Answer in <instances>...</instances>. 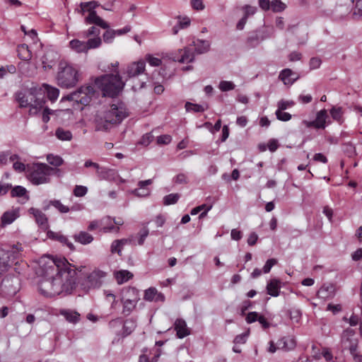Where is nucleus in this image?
Listing matches in <instances>:
<instances>
[{
	"label": "nucleus",
	"mask_w": 362,
	"mask_h": 362,
	"mask_svg": "<svg viewBox=\"0 0 362 362\" xmlns=\"http://www.w3.org/2000/svg\"><path fill=\"white\" fill-rule=\"evenodd\" d=\"M187 111H193L194 112H202L205 110L204 107L201 105L193 104L187 102L185 104Z\"/></svg>",
	"instance_id": "48"
},
{
	"label": "nucleus",
	"mask_w": 362,
	"mask_h": 362,
	"mask_svg": "<svg viewBox=\"0 0 362 362\" xmlns=\"http://www.w3.org/2000/svg\"><path fill=\"white\" fill-rule=\"evenodd\" d=\"M180 194L177 193L168 194L163 197V204H174L177 202L178 199H180Z\"/></svg>",
	"instance_id": "44"
},
{
	"label": "nucleus",
	"mask_w": 362,
	"mask_h": 362,
	"mask_svg": "<svg viewBox=\"0 0 362 362\" xmlns=\"http://www.w3.org/2000/svg\"><path fill=\"white\" fill-rule=\"evenodd\" d=\"M332 119L341 124L344 122V110L341 107L333 106L329 111Z\"/></svg>",
	"instance_id": "32"
},
{
	"label": "nucleus",
	"mask_w": 362,
	"mask_h": 362,
	"mask_svg": "<svg viewBox=\"0 0 362 362\" xmlns=\"http://www.w3.org/2000/svg\"><path fill=\"white\" fill-rule=\"evenodd\" d=\"M55 135L62 141H70L72 139L71 132L62 128H58L55 132Z\"/></svg>",
	"instance_id": "39"
},
{
	"label": "nucleus",
	"mask_w": 362,
	"mask_h": 362,
	"mask_svg": "<svg viewBox=\"0 0 362 362\" xmlns=\"http://www.w3.org/2000/svg\"><path fill=\"white\" fill-rule=\"evenodd\" d=\"M290 319L295 322H298L300 317L301 312L298 309H293L288 311Z\"/></svg>",
	"instance_id": "56"
},
{
	"label": "nucleus",
	"mask_w": 362,
	"mask_h": 362,
	"mask_svg": "<svg viewBox=\"0 0 362 362\" xmlns=\"http://www.w3.org/2000/svg\"><path fill=\"white\" fill-rule=\"evenodd\" d=\"M180 57H174L173 59L175 62L180 63H190L194 61V55L193 52L189 47H185L184 49L178 50Z\"/></svg>",
	"instance_id": "16"
},
{
	"label": "nucleus",
	"mask_w": 362,
	"mask_h": 362,
	"mask_svg": "<svg viewBox=\"0 0 362 362\" xmlns=\"http://www.w3.org/2000/svg\"><path fill=\"white\" fill-rule=\"evenodd\" d=\"M17 52L18 57L25 61L23 62L19 63L18 64L20 71L25 76H30V73L28 69L30 66V63L28 61L32 57L31 51L29 49L27 45L23 44L18 46Z\"/></svg>",
	"instance_id": "10"
},
{
	"label": "nucleus",
	"mask_w": 362,
	"mask_h": 362,
	"mask_svg": "<svg viewBox=\"0 0 362 362\" xmlns=\"http://www.w3.org/2000/svg\"><path fill=\"white\" fill-rule=\"evenodd\" d=\"M211 208H212L211 204L207 205V204H201V205L192 209L191 210L190 214H191V215H196L202 211L206 210V211H209L211 209Z\"/></svg>",
	"instance_id": "54"
},
{
	"label": "nucleus",
	"mask_w": 362,
	"mask_h": 362,
	"mask_svg": "<svg viewBox=\"0 0 362 362\" xmlns=\"http://www.w3.org/2000/svg\"><path fill=\"white\" fill-rule=\"evenodd\" d=\"M294 105V102L292 100H281L277 103V110L284 111L288 107H292Z\"/></svg>",
	"instance_id": "52"
},
{
	"label": "nucleus",
	"mask_w": 362,
	"mask_h": 362,
	"mask_svg": "<svg viewBox=\"0 0 362 362\" xmlns=\"http://www.w3.org/2000/svg\"><path fill=\"white\" fill-rule=\"evenodd\" d=\"M328 117L327 112L325 109L320 110L317 115L315 121L317 123V129H325L326 127V119Z\"/></svg>",
	"instance_id": "34"
},
{
	"label": "nucleus",
	"mask_w": 362,
	"mask_h": 362,
	"mask_svg": "<svg viewBox=\"0 0 362 362\" xmlns=\"http://www.w3.org/2000/svg\"><path fill=\"white\" fill-rule=\"evenodd\" d=\"M99 6V4L95 1H90L88 2H81L80 4V10H78V13L82 15L85 12H88V15L85 18V23L86 24H94L103 29L109 28V25L100 16H98L95 11V8Z\"/></svg>",
	"instance_id": "7"
},
{
	"label": "nucleus",
	"mask_w": 362,
	"mask_h": 362,
	"mask_svg": "<svg viewBox=\"0 0 362 362\" xmlns=\"http://www.w3.org/2000/svg\"><path fill=\"white\" fill-rule=\"evenodd\" d=\"M106 273L100 270L93 271L87 277V281L90 287H98L101 285L102 279L104 278Z\"/></svg>",
	"instance_id": "17"
},
{
	"label": "nucleus",
	"mask_w": 362,
	"mask_h": 362,
	"mask_svg": "<svg viewBox=\"0 0 362 362\" xmlns=\"http://www.w3.org/2000/svg\"><path fill=\"white\" fill-rule=\"evenodd\" d=\"M85 168H93L96 170V175H98L103 166H100L98 163L93 162L91 160H87L84 163Z\"/></svg>",
	"instance_id": "61"
},
{
	"label": "nucleus",
	"mask_w": 362,
	"mask_h": 362,
	"mask_svg": "<svg viewBox=\"0 0 362 362\" xmlns=\"http://www.w3.org/2000/svg\"><path fill=\"white\" fill-rule=\"evenodd\" d=\"M277 264V260L274 258L269 259L264 267H263V272L265 274H267L270 272L272 267Z\"/></svg>",
	"instance_id": "60"
},
{
	"label": "nucleus",
	"mask_w": 362,
	"mask_h": 362,
	"mask_svg": "<svg viewBox=\"0 0 362 362\" xmlns=\"http://www.w3.org/2000/svg\"><path fill=\"white\" fill-rule=\"evenodd\" d=\"M42 90L43 96L45 97V94L47 93V98L51 101H55L59 94V91L57 88L52 87L47 84L44 83L42 87H40Z\"/></svg>",
	"instance_id": "27"
},
{
	"label": "nucleus",
	"mask_w": 362,
	"mask_h": 362,
	"mask_svg": "<svg viewBox=\"0 0 362 362\" xmlns=\"http://www.w3.org/2000/svg\"><path fill=\"white\" fill-rule=\"evenodd\" d=\"M47 161L49 165L56 168L61 166L64 163V160L62 157L59 156H54L53 154H48L47 156Z\"/></svg>",
	"instance_id": "41"
},
{
	"label": "nucleus",
	"mask_w": 362,
	"mask_h": 362,
	"mask_svg": "<svg viewBox=\"0 0 362 362\" xmlns=\"http://www.w3.org/2000/svg\"><path fill=\"white\" fill-rule=\"evenodd\" d=\"M121 303L123 305L122 313L125 316H128L135 309L138 302L132 301L131 300H127V299L126 300H122V299H121Z\"/></svg>",
	"instance_id": "36"
},
{
	"label": "nucleus",
	"mask_w": 362,
	"mask_h": 362,
	"mask_svg": "<svg viewBox=\"0 0 362 362\" xmlns=\"http://www.w3.org/2000/svg\"><path fill=\"white\" fill-rule=\"evenodd\" d=\"M136 327V322L133 318L127 319L124 321L123 326V334L124 337L132 334Z\"/></svg>",
	"instance_id": "37"
},
{
	"label": "nucleus",
	"mask_w": 362,
	"mask_h": 362,
	"mask_svg": "<svg viewBox=\"0 0 362 362\" xmlns=\"http://www.w3.org/2000/svg\"><path fill=\"white\" fill-rule=\"evenodd\" d=\"M145 62L139 61L132 63L127 66V74L129 78L135 77L145 71Z\"/></svg>",
	"instance_id": "15"
},
{
	"label": "nucleus",
	"mask_w": 362,
	"mask_h": 362,
	"mask_svg": "<svg viewBox=\"0 0 362 362\" xmlns=\"http://www.w3.org/2000/svg\"><path fill=\"white\" fill-rule=\"evenodd\" d=\"M148 229L146 227H144L139 233V238L138 240V244L142 245L146 237L148 235Z\"/></svg>",
	"instance_id": "58"
},
{
	"label": "nucleus",
	"mask_w": 362,
	"mask_h": 362,
	"mask_svg": "<svg viewBox=\"0 0 362 362\" xmlns=\"http://www.w3.org/2000/svg\"><path fill=\"white\" fill-rule=\"evenodd\" d=\"M74 238L76 242L82 245L89 244L93 240V235L86 231H81L78 233L75 234L74 235Z\"/></svg>",
	"instance_id": "31"
},
{
	"label": "nucleus",
	"mask_w": 362,
	"mask_h": 362,
	"mask_svg": "<svg viewBox=\"0 0 362 362\" xmlns=\"http://www.w3.org/2000/svg\"><path fill=\"white\" fill-rule=\"evenodd\" d=\"M30 212L35 218L37 223L42 228L47 229L48 228V220L46 215L37 209L31 208Z\"/></svg>",
	"instance_id": "21"
},
{
	"label": "nucleus",
	"mask_w": 362,
	"mask_h": 362,
	"mask_svg": "<svg viewBox=\"0 0 362 362\" xmlns=\"http://www.w3.org/2000/svg\"><path fill=\"white\" fill-rule=\"evenodd\" d=\"M296 345V340L291 337H284L278 341L279 348L284 351L293 350Z\"/></svg>",
	"instance_id": "28"
},
{
	"label": "nucleus",
	"mask_w": 362,
	"mask_h": 362,
	"mask_svg": "<svg viewBox=\"0 0 362 362\" xmlns=\"http://www.w3.org/2000/svg\"><path fill=\"white\" fill-rule=\"evenodd\" d=\"M58 85L62 88H71L76 85L79 80L78 69L66 62H61L57 74Z\"/></svg>",
	"instance_id": "6"
},
{
	"label": "nucleus",
	"mask_w": 362,
	"mask_h": 362,
	"mask_svg": "<svg viewBox=\"0 0 362 362\" xmlns=\"http://www.w3.org/2000/svg\"><path fill=\"white\" fill-rule=\"evenodd\" d=\"M235 86L232 81H221L219 83L218 88L223 92L233 90Z\"/></svg>",
	"instance_id": "49"
},
{
	"label": "nucleus",
	"mask_w": 362,
	"mask_h": 362,
	"mask_svg": "<svg viewBox=\"0 0 362 362\" xmlns=\"http://www.w3.org/2000/svg\"><path fill=\"white\" fill-rule=\"evenodd\" d=\"M341 343L346 349L349 351H354L355 348L358 347V339L355 337V332L351 328L344 331L341 335Z\"/></svg>",
	"instance_id": "12"
},
{
	"label": "nucleus",
	"mask_w": 362,
	"mask_h": 362,
	"mask_svg": "<svg viewBox=\"0 0 362 362\" xmlns=\"http://www.w3.org/2000/svg\"><path fill=\"white\" fill-rule=\"evenodd\" d=\"M16 99L21 107H30V115H37L42 110L46 102L42 88L37 86L18 91Z\"/></svg>",
	"instance_id": "3"
},
{
	"label": "nucleus",
	"mask_w": 362,
	"mask_h": 362,
	"mask_svg": "<svg viewBox=\"0 0 362 362\" xmlns=\"http://www.w3.org/2000/svg\"><path fill=\"white\" fill-rule=\"evenodd\" d=\"M129 115L125 105L122 102L112 104L110 108L99 113L95 119L97 131H107L117 125Z\"/></svg>",
	"instance_id": "2"
},
{
	"label": "nucleus",
	"mask_w": 362,
	"mask_h": 362,
	"mask_svg": "<svg viewBox=\"0 0 362 362\" xmlns=\"http://www.w3.org/2000/svg\"><path fill=\"white\" fill-rule=\"evenodd\" d=\"M69 47L77 53H87L86 42L74 39L69 42Z\"/></svg>",
	"instance_id": "30"
},
{
	"label": "nucleus",
	"mask_w": 362,
	"mask_h": 362,
	"mask_svg": "<svg viewBox=\"0 0 362 362\" xmlns=\"http://www.w3.org/2000/svg\"><path fill=\"white\" fill-rule=\"evenodd\" d=\"M60 315L64 317V318L70 323L76 324L80 321V314L74 310L62 309L59 311Z\"/></svg>",
	"instance_id": "24"
},
{
	"label": "nucleus",
	"mask_w": 362,
	"mask_h": 362,
	"mask_svg": "<svg viewBox=\"0 0 362 362\" xmlns=\"http://www.w3.org/2000/svg\"><path fill=\"white\" fill-rule=\"evenodd\" d=\"M279 78L285 85L291 86L298 80V76L293 73L291 69H285L280 72Z\"/></svg>",
	"instance_id": "20"
},
{
	"label": "nucleus",
	"mask_w": 362,
	"mask_h": 362,
	"mask_svg": "<svg viewBox=\"0 0 362 362\" xmlns=\"http://www.w3.org/2000/svg\"><path fill=\"white\" fill-rule=\"evenodd\" d=\"M102 44V40L100 37H95L90 38L86 42L87 52L91 49H96Z\"/></svg>",
	"instance_id": "42"
},
{
	"label": "nucleus",
	"mask_w": 362,
	"mask_h": 362,
	"mask_svg": "<svg viewBox=\"0 0 362 362\" xmlns=\"http://www.w3.org/2000/svg\"><path fill=\"white\" fill-rule=\"evenodd\" d=\"M27 192L25 187L22 186H16L11 191L12 197H23Z\"/></svg>",
	"instance_id": "46"
},
{
	"label": "nucleus",
	"mask_w": 362,
	"mask_h": 362,
	"mask_svg": "<svg viewBox=\"0 0 362 362\" xmlns=\"http://www.w3.org/2000/svg\"><path fill=\"white\" fill-rule=\"evenodd\" d=\"M280 281L278 279H272L267 286V293L272 296L276 297L279 295Z\"/></svg>",
	"instance_id": "29"
},
{
	"label": "nucleus",
	"mask_w": 362,
	"mask_h": 362,
	"mask_svg": "<svg viewBox=\"0 0 362 362\" xmlns=\"http://www.w3.org/2000/svg\"><path fill=\"white\" fill-rule=\"evenodd\" d=\"M248 334H249V332L237 335L233 340V343L235 345L239 344H245L247 341Z\"/></svg>",
	"instance_id": "59"
},
{
	"label": "nucleus",
	"mask_w": 362,
	"mask_h": 362,
	"mask_svg": "<svg viewBox=\"0 0 362 362\" xmlns=\"http://www.w3.org/2000/svg\"><path fill=\"white\" fill-rule=\"evenodd\" d=\"M335 288L333 284H324L317 291V296L320 298L326 300L332 298L334 295Z\"/></svg>",
	"instance_id": "23"
},
{
	"label": "nucleus",
	"mask_w": 362,
	"mask_h": 362,
	"mask_svg": "<svg viewBox=\"0 0 362 362\" xmlns=\"http://www.w3.org/2000/svg\"><path fill=\"white\" fill-rule=\"evenodd\" d=\"M172 138L170 135L164 134L157 137V143L158 144H168L170 143Z\"/></svg>",
	"instance_id": "62"
},
{
	"label": "nucleus",
	"mask_w": 362,
	"mask_h": 362,
	"mask_svg": "<svg viewBox=\"0 0 362 362\" xmlns=\"http://www.w3.org/2000/svg\"><path fill=\"white\" fill-rule=\"evenodd\" d=\"M73 192L76 197H81L87 194L88 188L82 185H76Z\"/></svg>",
	"instance_id": "51"
},
{
	"label": "nucleus",
	"mask_w": 362,
	"mask_h": 362,
	"mask_svg": "<svg viewBox=\"0 0 362 362\" xmlns=\"http://www.w3.org/2000/svg\"><path fill=\"white\" fill-rule=\"evenodd\" d=\"M114 276L118 284H122L134 276L133 274L128 270L121 269L114 272Z\"/></svg>",
	"instance_id": "25"
},
{
	"label": "nucleus",
	"mask_w": 362,
	"mask_h": 362,
	"mask_svg": "<svg viewBox=\"0 0 362 362\" xmlns=\"http://www.w3.org/2000/svg\"><path fill=\"white\" fill-rule=\"evenodd\" d=\"M95 84L103 92V96L112 98L117 96L124 86L118 71L96 78Z\"/></svg>",
	"instance_id": "4"
},
{
	"label": "nucleus",
	"mask_w": 362,
	"mask_h": 362,
	"mask_svg": "<svg viewBox=\"0 0 362 362\" xmlns=\"http://www.w3.org/2000/svg\"><path fill=\"white\" fill-rule=\"evenodd\" d=\"M193 43L197 54H203L209 49V43L208 41L197 40L196 42H193Z\"/></svg>",
	"instance_id": "38"
},
{
	"label": "nucleus",
	"mask_w": 362,
	"mask_h": 362,
	"mask_svg": "<svg viewBox=\"0 0 362 362\" xmlns=\"http://www.w3.org/2000/svg\"><path fill=\"white\" fill-rule=\"evenodd\" d=\"M47 236L49 238L59 241L64 245H66L70 250H75L74 244L69 241L66 236L64 235L63 234L53 231H48Z\"/></svg>",
	"instance_id": "18"
},
{
	"label": "nucleus",
	"mask_w": 362,
	"mask_h": 362,
	"mask_svg": "<svg viewBox=\"0 0 362 362\" xmlns=\"http://www.w3.org/2000/svg\"><path fill=\"white\" fill-rule=\"evenodd\" d=\"M259 315L256 312H250L247 314L246 317V321L247 323H252L258 320Z\"/></svg>",
	"instance_id": "64"
},
{
	"label": "nucleus",
	"mask_w": 362,
	"mask_h": 362,
	"mask_svg": "<svg viewBox=\"0 0 362 362\" xmlns=\"http://www.w3.org/2000/svg\"><path fill=\"white\" fill-rule=\"evenodd\" d=\"M19 216V209H12L5 211L1 217V227L11 224Z\"/></svg>",
	"instance_id": "14"
},
{
	"label": "nucleus",
	"mask_w": 362,
	"mask_h": 362,
	"mask_svg": "<svg viewBox=\"0 0 362 362\" xmlns=\"http://www.w3.org/2000/svg\"><path fill=\"white\" fill-rule=\"evenodd\" d=\"M94 93V88L92 86H81L76 91L67 95L66 98L86 105L90 103Z\"/></svg>",
	"instance_id": "8"
},
{
	"label": "nucleus",
	"mask_w": 362,
	"mask_h": 362,
	"mask_svg": "<svg viewBox=\"0 0 362 362\" xmlns=\"http://www.w3.org/2000/svg\"><path fill=\"white\" fill-rule=\"evenodd\" d=\"M152 184V180L139 181L138 182L139 189H135L132 192L138 197H145L148 195L149 190L145 188L147 185Z\"/></svg>",
	"instance_id": "26"
},
{
	"label": "nucleus",
	"mask_w": 362,
	"mask_h": 362,
	"mask_svg": "<svg viewBox=\"0 0 362 362\" xmlns=\"http://www.w3.org/2000/svg\"><path fill=\"white\" fill-rule=\"evenodd\" d=\"M107 222H111V217L110 216H106L103 218H102L100 221H93L90 223L89 226H88V229L89 230H94L95 229L98 228V227H101V226H103Z\"/></svg>",
	"instance_id": "40"
},
{
	"label": "nucleus",
	"mask_w": 362,
	"mask_h": 362,
	"mask_svg": "<svg viewBox=\"0 0 362 362\" xmlns=\"http://www.w3.org/2000/svg\"><path fill=\"white\" fill-rule=\"evenodd\" d=\"M73 267L65 258H52L45 265L44 275L50 277L54 284L62 286V293H69L75 285L76 272Z\"/></svg>",
	"instance_id": "1"
},
{
	"label": "nucleus",
	"mask_w": 362,
	"mask_h": 362,
	"mask_svg": "<svg viewBox=\"0 0 362 362\" xmlns=\"http://www.w3.org/2000/svg\"><path fill=\"white\" fill-rule=\"evenodd\" d=\"M146 60L152 66H158L161 64V59L157 57H154L151 54L146 56Z\"/></svg>",
	"instance_id": "57"
},
{
	"label": "nucleus",
	"mask_w": 362,
	"mask_h": 362,
	"mask_svg": "<svg viewBox=\"0 0 362 362\" xmlns=\"http://www.w3.org/2000/svg\"><path fill=\"white\" fill-rule=\"evenodd\" d=\"M116 35V31L114 30H107L103 34V40L105 42L110 43Z\"/></svg>",
	"instance_id": "55"
},
{
	"label": "nucleus",
	"mask_w": 362,
	"mask_h": 362,
	"mask_svg": "<svg viewBox=\"0 0 362 362\" xmlns=\"http://www.w3.org/2000/svg\"><path fill=\"white\" fill-rule=\"evenodd\" d=\"M62 286L54 284L52 279L45 275L38 285L40 293L46 298H52L62 293Z\"/></svg>",
	"instance_id": "9"
},
{
	"label": "nucleus",
	"mask_w": 362,
	"mask_h": 362,
	"mask_svg": "<svg viewBox=\"0 0 362 362\" xmlns=\"http://www.w3.org/2000/svg\"><path fill=\"white\" fill-rule=\"evenodd\" d=\"M97 177L100 180H105L110 182H116L119 177V173L115 169L102 167Z\"/></svg>",
	"instance_id": "13"
},
{
	"label": "nucleus",
	"mask_w": 362,
	"mask_h": 362,
	"mask_svg": "<svg viewBox=\"0 0 362 362\" xmlns=\"http://www.w3.org/2000/svg\"><path fill=\"white\" fill-rule=\"evenodd\" d=\"M129 242L130 240L126 238L114 240L111 245V252L117 253L119 255H122V250L124 245H127Z\"/></svg>",
	"instance_id": "33"
},
{
	"label": "nucleus",
	"mask_w": 362,
	"mask_h": 362,
	"mask_svg": "<svg viewBox=\"0 0 362 362\" xmlns=\"http://www.w3.org/2000/svg\"><path fill=\"white\" fill-rule=\"evenodd\" d=\"M275 115L276 118L280 121L287 122L291 119V115L290 113L281 110H276Z\"/></svg>",
	"instance_id": "53"
},
{
	"label": "nucleus",
	"mask_w": 362,
	"mask_h": 362,
	"mask_svg": "<svg viewBox=\"0 0 362 362\" xmlns=\"http://www.w3.org/2000/svg\"><path fill=\"white\" fill-rule=\"evenodd\" d=\"M18 252L14 248L6 250L0 247V275L8 270L10 262L17 258Z\"/></svg>",
	"instance_id": "11"
},
{
	"label": "nucleus",
	"mask_w": 362,
	"mask_h": 362,
	"mask_svg": "<svg viewBox=\"0 0 362 362\" xmlns=\"http://www.w3.org/2000/svg\"><path fill=\"white\" fill-rule=\"evenodd\" d=\"M144 299L148 301H152L153 300H158L160 298L162 300L164 298V296L160 293H158V291L155 288H149L145 291L144 293Z\"/></svg>",
	"instance_id": "35"
},
{
	"label": "nucleus",
	"mask_w": 362,
	"mask_h": 362,
	"mask_svg": "<svg viewBox=\"0 0 362 362\" xmlns=\"http://www.w3.org/2000/svg\"><path fill=\"white\" fill-rule=\"evenodd\" d=\"M121 299L138 302L140 299L139 291L134 287H124L121 291Z\"/></svg>",
	"instance_id": "19"
},
{
	"label": "nucleus",
	"mask_w": 362,
	"mask_h": 362,
	"mask_svg": "<svg viewBox=\"0 0 362 362\" xmlns=\"http://www.w3.org/2000/svg\"><path fill=\"white\" fill-rule=\"evenodd\" d=\"M53 175L60 176L61 170L45 163H36L30 168L27 176L32 184L39 185L50 182Z\"/></svg>",
	"instance_id": "5"
},
{
	"label": "nucleus",
	"mask_w": 362,
	"mask_h": 362,
	"mask_svg": "<svg viewBox=\"0 0 362 362\" xmlns=\"http://www.w3.org/2000/svg\"><path fill=\"white\" fill-rule=\"evenodd\" d=\"M100 30L95 26H91L88 30L83 33V36L88 37L90 36L99 37Z\"/></svg>",
	"instance_id": "50"
},
{
	"label": "nucleus",
	"mask_w": 362,
	"mask_h": 362,
	"mask_svg": "<svg viewBox=\"0 0 362 362\" xmlns=\"http://www.w3.org/2000/svg\"><path fill=\"white\" fill-rule=\"evenodd\" d=\"M101 230L103 233H111V232H115L119 233V227L115 226L112 223V221L111 220V222H107V223L101 226Z\"/></svg>",
	"instance_id": "47"
},
{
	"label": "nucleus",
	"mask_w": 362,
	"mask_h": 362,
	"mask_svg": "<svg viewBox=\"0 0 362 362\" xmlns=\"http://www.w3.org/2000/svg\"><path fill=\"white\" fill-rule=\"evenodd\" d=\"M49 204L62 214L68 213L70 211V209L67 206L64 205L59 200H51Z\"/></svg>",
	"instance_id": "43"
},
{
	"label": "nucleus",
	"mask_w": 362,
	"mask_h": 362,
	"mask_svg": "<svg viewBox=\"0 0 362 362\" xmlns=\"http://www.w3.org/2000/svg\"><path fill=\"white\" fill-rule=\"evenodd\" d=\"M174 327L177 332V336L180 339H182L190 334L187 327L186 322L182 319H177L175 322Z\"/></svg>",
	"instance_id": "22"
},
{
	"label": "nucleus",
	"mask_w": 362,
	"mask_h": 362,
	"mask_svg": "<svg viewBox=\"0 0 362 362\" xmlns=\"http://www.w3.org/2000/svg\"><path fill=\"white\" fill-rule=\"evenodd\" d=\"M322 62L318 57H313L310 60V67L311 69H316L320 67Z\"/></svg>",
	"instance_id": "63"
},
{
	"label": "nucleus",
	"mask_w": 362,
	"mask_h": 362,
	"mask_svg": "<svg viewBox=\"0 0 362 362\" xmlns=\"http://www.w3.org/2000/svg\"><path fill=\"white\" fill-rule=\"evenodd\" d=\"M286 7V4L280 0H273L271 2V8L274 12H281Z\"/></svg>",
	"instance_id": "45"
}]
</instances>
